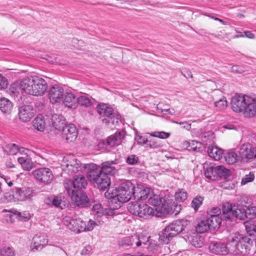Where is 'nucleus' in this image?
Returning a JSON list of instances; mask_svg holds the SVG:
<instances>
[{"label": "nucleus", "instance_id": "obj_15", "mask_svg": "<svg viewBox=\"0 0 256 256\" xmlns=\"http://www.w3.org/2000/svg\"><path fill=\"white\" fill-rule=\"evenodd\" d=\"M32 174L38 181L44 184L50 183L54 178L52 170L47 168H38L34 170Z\"/></svg>", "mask_w": 256, "mask_h": 256}, {"label": "nucleus", "instance_id": "obj_31", "mask_svg": "<svg viewBox=\"0 0 256 256\" xmlns=\"http://www.w3.org/2000/svg\"><path fill=\"white\" fill-rule=\"evenodd\" d=\"M52 122L53 127L56 130H60L64 124V117L60 114H54L52 116Z\"/></svg>", "mask_w": 256, "mask_h": 256}, {"label": "nucleus", "instance_id": "obj_43", "mask_svg": "<svg viewBox=\"0 0 256 256\" xmlns=\"http://www.w3.org/2000/svg\"><path fill=\"white\" fill-rule=\"evenodd\" d=\"M80 104L82 106L88 107L92 104L91 100L85 96H82L78 98V104Z\"/></svg>", "mask_w": 256, "mask_h": 256}, {"label": "nucleus", "instance_id": "obj_37", "mask_svg": "<svg viewBox=\"0 0 256 256\" xmlns=\"http://www.w3.org/2000/svg\"><path fill=\"white\" fill-rule=\"evenodd\" d=\"M0 254L2 256H15L16 252L14 248L11 246H4L0 249Z\"/></svg>", "mask_w": 256, "mask_h": 256}, {"label": "nucleus", "instance_id": "obj_42", "mask_svg": "<svg viewBox=\"0 0 256 256\" xmlns=\"http://www.w3.org/2000/svg\"><path fill=\"white\" fill-rule=\"evenodd\" d=\"M245 226L246 232L250 236H254L256 234V226L255 223L246 222L245 224Z\"/></svg>", "mask_w": 256, "mask_h": 256}, {"label": "nucleus", "instance_id": "obj_10", "mask_svg": "<svg viewBox=\"0 0 256 256\" xmlns=\"http://www.w3.org/2000/svg\"><path fill=\"white\" fill-rule=\"evenodd\" d=\"M204 175L206 178L212 180L222 178L226 179L230 175V171L222 166H211L205 170Z\"/></svg>", "mask_w": 256, "mask_h": 256}, {"label": "nucleus", "instance_id": "obj_16", "mask_svg": "<svg viewBox=\"0 0 256 256\" xmlns=\"http://www.w3.org/2000/svg\"><path fill=\"white\" fill-rule=\"evenodd\" d=\"M148 203L156 208V210L160 213H168L169 210L166 202L159 195L150 194Z\"/></svg>", "mask_w": 256, "mask_h": 256}, {"label": "nucleus", "instance_id": "obj_61", "mask_svg": "<svg viewBox=\"0 0 256 256\" xmlns=\"http://www.w3.org/2000/svg\"><path fill=\"white\" fill-rule=\"evenodd\" d=\"M93 209L94 210L96 211L97 213H102L104 208L100 204H96L93 206Z\"/></svg>", "mask_w": 256, "mask_h": 256}, {"label": "nucleus", "instance_id": "obj_20", "mask_svg": "<svg viewBox=\"0 0 256 256\" xmlns=\"http://www.w3.org/2000/svg\"><path fill=\"white\" fill-rule=\"evenodd\" d=\"M152 190L150 188H145L142 186H134L133 197L136 201L146 200L150 195Z\"/></svg>", "mask_w": 256, "mask_h": 256}, {"label": "nucleus", "instance_id": "obj_59", "mask_svg": "<svg viewBox=\"0 0 256 256\" xmlns=\"http://www.w3.org/2000/svg\"><path fill=\"white\" fill-rule=\"evenodd\" d=\"M28 158H29L28 155L24 156H22L18 157V161L22 166Z\"/></svg>", "mask_w": 256, "mask_h": 256}, {"label": "nucleus", "instance_id": "obj_1", "mask_svg": "<svg viewBox=\"0 0 256 256\" xmlns=\"http://www.w3.org/2000/svg\"><path fill=\"white\" fill-rule=\"evenodd\" d=\"M230 106L234 112L242 113L245 118L256 115V100L248 95L236 94L232 98Z\"/></svg>", "mask_w": 256, "mask_h": 256}, {"label": "nucleus", "instance_id": "obj_27", "mask_svg": "<svg viewBox=\"0 0 256 256\" xmlns=\"http://www.w3.org/2000/svg\"><path fill=\"white\" fill-rule=\"evenodd\" d=\"M63 103L66 106L75 108L78 106V98L71 93H67L63 100Z\"/></svg>", "mask_w": 256, "mask_h": 256}, {"label": "nucleus", "instance_id": "obj_25", "mask_svg": "<svg viewBox=\"0 0 256 256\" xmlns=\"http://www.w3.org/2000/svg\"><path fill=\"white\" fill-rule=\"evenodd\" d=\"M124 132H118L112 135L106 139V142L110 146H114L120 144L124 138Z\"/></svg>", "mask_w": 256, "mask_h": 256}, {"label": "nucleus", "instance_id": "obj_2", "mask_svg": "<svg viewBox=\"0 0 256 256\" xmlns=\"http://www.w3.org/2000/svg\"><path fill=\"white\" fill-rule=\"evenodd\" d=\"M20 90L34 96H42L48 89V84L42 78L30 76L22 80L19 84Z\"/></svg>", "mask_w": 256, "mask_h": 256}, {"label": "nucleus", "instance_id": "obj_52", "mask_svg": "<svg viewBox=\"0 0 256 256\" xmlns=\"http://www.w3.org/2000/svg\"><path fill=\"white\" fill-rule=\"evenodd\" d=\"M96 224L95 222L91 220L88 221L87 224L84 222V231H90L92 230Z\"/></svg>", "mask_w": 256, "mask_h": 256}, {"label": "nucleus", "instance_id": "obj_19", "mask_svg": "<svg viewBox=\"0 0 256 256\" xmlns=\"http://www.w3.org/2000/svg\"><path fill=\"white\" fill-rule=\"evenodd\" d=\"M64 88L58 85L52 86L48 92L50 102L52 104L61 102L64 96Z\"/></svg>", "mask_w": 256, "mask_h": 256}, {"label": "nucleus", "instance_id": "obj_48", "mask_svg": "<svg viewBox=\"0 0 256 256\" xmlns=\"http://www.w3.org/2000/svg\"><path fill=\"white\" fill-rule=\"evenodd\" d=\"M138 160V157L135 154L130 155L126 158V162L128 164L130 165H134L136 164Z\"/></svg>", "mask_w": 256, "mask_h": 256}, {"label": "nucleus", "instance_id": "obj_38", "mask_svg": "<svg viewBox=\"0 0 256 256\" xmlns=\"http://www.w3.org/2000/svg\"><path fill=\"white\" fill-rule=\"evenodd\" d=\"M144 140L142 142H140L142 144H146V148H160L162 146L160 143L159 142L154 140H144Z\"/></svg>", "mask_w": 256, "mask_h": 256}, {"label": "nucleus", "instance_id": "obj_12", "mask_svg": "<svg viewBox=\"0 0 256 256\" xmlns=\"http://www.w3.org/2000/svg\"><path fill=\"white\" fill-rule=\"evenodd\" d=\"M62 222L68 228L74 232L80 233L84 231V222L77 216H66L64 218Z\"/></svg>", "mask_w": 256, "mask_h": 256}, {"label": "nucleus", "instance_id": "obj_7", "mask_svg": "<svg viewBox=\"0 0 256 256\" xmlns=\"http://www.w3.org/2000/svg\"><path fill=\"white\" fill-rule=\"evenodd\" d=\"M134 186L130 181H126L122 182L118 188H116L114 192H112L108 197L107 192L105 196L108 198H113L118 200L121 202H128L133 197V190Z\"/></svg>", "mask_w": 256, "mask_h": 256}, {"label": "nucleus", "instance_id": "obj_29", "mask_svg": "<svg viewBox=\"0 0 256 256\" xmlns=\"http://www.w3.org/2000/svg\"><path fill=\"white\" fill-rule=\"evenodd\" d=\"M208 156L215 160H220L223 154V150L216 146H209L208 148Z\"/></svg>", "mask_w": 256, "mask_h": 256}, {"label": "nucleus", "instance_id": "obj_30", "mask_svg": "<svg viewBox=\"0 0 256 256\" xmlns=\"http://www.w3.org/2000/svg\"><path fill=\"white\" fill-rule=\"evenodd\" d=\"M33 126L38 131L42 132L45 128L46 123L42 114L38 115L32 122Z\"/></svg>", "mask_w": 256, "mask_h": 256}, {"label": "nucleus", "instance_id": "obj_32", "mask_svg": "<svg viewBox=\"0 0 256 256\" xmlns=\"http://www.w3.org/2000/svg\"><path fill=\"white\" fill-rule=\"evenodd\" d=\"M207 222L208 223V226L210 229H216L218 228L220 226L222 220L220 216H210L206 218Z\"/></svg>", "mask_w": 256, "mask_h": 256}, {"label": "nucleus", "instance_id": "obj_57", "mask_svg": "<svg viewBox=\"0 0 256 256\" xmlns=\"http://www.w3.org/2000/svg\"><path fill=\"white\" fill-rule=\"evenodd\" d=\"M176 124L182 125V128L189 130L191 128V124L188 123L187 122H176Z\"/></svg>", "mask_w": 256, "mask_h": 256}, {"label": "nucleus", "instance_id": "obj_9", "mask_svg": "<svg viewBox=\"0 0 256 256\" xmlns=\"http://www.w3.org/2000/svg\"><path fill=\"white\" fill-rule=\"evenodd\" d=\"M88 164L82 165L80 162L74 156L64 157L62 164L63 171L69 175H72L83 169H87Z\"/></svg>", "mask_w": 256, "mask_h": 256}, {"label": "nucleus", "instance_id": "obj_46", "mask_svg": "<svg viewBox=\"0 0 256 256\" xmlns=\"http://www.w3.org/2000/svg\"><path fill=\"white\" fill-rule=\"evenodd\" d=\"M214 106L218 110H224L227 106V101L224 98H220L218 101L214 102Z\"/></svg>", "mask_w": 256, "mask_h": 256}, {"label": "nucleus", "instance_id": "obj_58", "mask_svg": "<svg viewBox=\"0 0 256 256\" xmlns=\"http://www.w3.org/2000/svg\"><path fill=\"white\" fill-rule=\"evenodd\" d=\"M194 143L197 144V142H196L195 141H192V143L190 144V142H186V145L188 144V146H186L187 149L189 150H193V151L196 150V146H190L191 144H192V146H194Z\"/></svg>", "mask_w": 256, "mask_h": 256}, {"label": "nucleus", "instance_id": "obj_8", "mask_svg": "<svg viewBox=\"0 0 256 256\" xmlns=\"http://www.w3.org/2000/svg\"><path fill=\"white\" fill-rule=\"evenodd\" d=\"M222 211V218L226 221H232L235 218L244 220L246 217L244 208L228 202L223 204Z\"/></svg>", "mask_w": 256, "mask_h": 256}, {"label": "nucleus", "instance_id": "obj_40", "mask_svg": "<svg viewBox=\"0 0 256 256\" xmlns=\"http://www.w3.org/2000/svg\"><path fill=\"white\" fill-rule=\"evenodd\" d=\"M137 235L132 236L126 238L122 241V245L127 246H132L136 245L137 246Z\"/></svg>", "mask_w": 256, "mask_h": 256}, {"label": "nucleus", "instance_id": "obj_5", "mask_svg": "<svg viewBox=\"0 0 256 256\" xmlns=\"http://www.w3.org/2000/svg\"><path fill=\"white\" fill-rule=\"evenodd\" d=\"M96 111L102 122L108 125L112 124L114 126H118L122 123L121 116L108 104L102 103L96 107Z\"/></svg>", "mask_w": 256, "mask_h": 256}, {"label": "nucleus", "instance_id": "obj_54", "mask_svg": "<svg viewBox=\"0 0 256 256\" xmlns=\"http://www.w3.org/2000/svg\"><path fill=\"white\" fill-rule=\"evenodd\" d=\"M180 72L182 75L186 78H192V74L189 70L183 68L180 70Z\"/></svg>", "mask_w": 256, "mask_h": 256}, {"label": "nucleus", "instance_id": "obj_53", "mask_svg": "<svg viewBox=\"0 0 256 256\" xmlns=\"http://www.w3.org/2000/svg\"><path fill=\"white\" fill-rule=\"evenodd\" d=\"M8 81L6 78L0 74V90L6 88Z\"/></svg>", "mask_w": 256, "mask_h": 256}, {"label": "nucleus", "instance_id": "obj_41", "mask_svg": "<svg viewBox=\"0 0 256 256\" xmlns=\"http://www.w3.org/2000/svg\"><path fill=\"white\" fill-rule=\"evenodd\" d=\"M204 200V198L198 196L194 198L192 202L191 206L194 210L195 211H197L200 206L202 204Z\"/></svg>", "mask_w": 256, "mask_h": 256}, {"label": "nucleus", "instance_id": "obj_28", "mask_svg": "<svg viewBox=\"0 0 256 256\" xmlns=\"http://www.w3.org/2000/svg\"><path fill=\"white\" fill-rule=\"evenodd\" d=\"M12 103L5 98H0V110L4 114H10L12 109Z\"/></svg>", "mask_w": 256, "mask_h": 256}, {"label": "nucleus", "instance_id": "obj_35", "mask_svg": "<svg viewBox=\"0 0 256 256\" xmlns=\"http://www.w3.org/2000/svg\"><path fill=\"white\" fill-rule=\"evenodd\" d=\"M208 226V223L207 222L206 219L202 220L197 224L196 230L198 233H204L210 229Z\"/></svg>", "mask_w": 256, "mask_h": 256}, {"label": "nucleus", "instance_id": "obj_47", "mask_svg": "<svg viewBox=\"0 0 256 256\" xmlns=\"http://www.w3.org/2000/svg\"><path fill=\"white\" fill-rule=\"evenodd\" d=\"M255 176L252 172H250L248 174H246L242 180L241 185H245L246 184L252 182L254 179Z\"/></svg>", "mask_w": 256, "mask_h": 256}, {"label": "nucleus", "instance_id": "obj_22", "mask_svg": "<svg viewBox=\"0 0 256 256\" xmlns=\"http://www.w3.org/2000/svg\"><path fill=\"white\" fill-rule=\"evenodd\" d=\"M35 110L30 105H24L19 108L18 116L23 122L30 120L34 116Z\"/></svg>", "mask_w": 256, "mask_h": 256}, {"label": "nucleus", "instance_id": "obj_44", "mask_svg": "<svg viewBox=\"0 0 256 256\" xmlns=\"http://www.w3.org/2000/svg\"><path fill=\"white\" fill-rule=\"evenodd\" d=\"M137 246H140L142 244H146L149 240L150 236H148L146 234L141 233L137 235Z\"/></svg>", "mask_w": 256, "mask_h": 256}, {"label": "nucleus", "instance_id": "obj_50", "mask_svg": "<svg viewBox=\"0 0 256 256\" xmlns=\"http://www.w3.org/2000/svg\"><path fill=\"white\" fill-rule=\"evenodd\" d=\"M52 205L61 208H62V206H64V204H62V201L61 198L58 196H56L52 199Z\"/></svg>", "mask_w": 256, "mask_h": 256}, {"label": "nucleus", "instance_id": "obj_36", "mask_svg": "<svg viewBox=\"0 0 256 256\" xmlns=\"http://www.w3.org/2000/svg\"><path fill=\"white\" fill-rule=\"evenodd\" d=\"M8 212L10 213H12V214L16 215L18 218L21 220H29L30 218V214L28 213L22 214V212H20L18 211H17L16 210L14 209V208L10 209L9 210H8L6 209H4L2 210V212Z\"/></svg>", "mask_w": 256, "mask_h": 256}, {"label": "nucleus", "instance_id": "obj_33", "mask_svg": "<svg viewBox=\"0 0 256 256\" xmlns=\"http://www.w3.org/2000/svg\"><path fill=\"white\" fill-rule=\"evenodd\" d=\"M224 158L228 164H232L239 160L240 157L235 152L230 150L226 154Z\"/></svg>", "mask_w": 256, "mask_h": 256}, {"label": "nucleus", "instance_id": "obj_3", "mask_svg": "<svg viewBox=\"0 0 256 256\" xmlns=\"http://www.w3.org/2000/svg\"><path fill=\"white\" fill-rule=\"evenodd\" d=\"M252 240L238 232L231 234L227 240V245L236 254L244 256L248 254Z\"/></svg>", "mask_w": 256, "mask_h": 256}, {"label": "nucleus", "instance_id": "obj_11", "mask_svg": "<svg viewBox=\"0 0 256 256\" xmlns=\"http://www.w3.org/2000/svg\"><path fill=\"white\" fill-rule=\"evenodd\" d=\"M128 210L131 214L146 219L154 212V209L146 204L132 203L128 207Z\"/></svg>", "mask_w": 256, "mask_h": 256}, {"label": "nucleus", "instance_id": "obj_56", "mask_svg": "<svg viewBox=\"0 0 256 256\" xmlns=\"http://www.w3.org/2000/svg\"><path fill=\"white\" fill-rule=\"evenodd\" d=\"M220 214V210L218 208H213L210 211V216H219V214Z\"/></svg>", "mask_w": 256, "mask_h": 256}, {"label": "nucleus", "instance_id": "obj_14", "mask_svg": "<svg viewBox=\"0 0 256 256\" xmlns=\"http://www.w3.org/2000/svg\"><path fill=\"white\" fill-rule=\"evenodd\" d=\"M68 194L71 196L72 202L80 207H87L89 205V199L82 190H70L66 187Z\"/></svg>", "mask_w": 256, "mask_h": 256}, {"label": "nucleus", "instance_id": "obj_26", "mask_svg": "<svg viewBox=\"0 0 256 256\" xmlns=\"http://www.w3.org/2000/svg\"><path fill=\"white\" fill-rule=\"evenodd\" d=\"M210 252L216 254L226 255L228 254L227 246L222 243L216 242L210 246Z\"/></svg>", "mask_w": 256, "mask_h": 256}, {"label": "nucleus", "instance_id": "obj_21", "mask_svg": "<svg viewBox=\"0 0 256 256\" xmlns=\"http://www.w3.org/2000/svg\"><path fill=\"white\" fill-rule=\"evenodd\" d=\"M47 243L48 240L44 236L36 234L32 238L30 244V250L33 252L40 250Z\"/></svg>", "mask_w": 256, "mask_h": 256}, {"label": "nucleus", "instance_id": "obj_6", "mask_svg": "<svg viewBox=\"0 0 256 256\" xmlns=\"http://www.w3.org/2000/svg\"><path fill=\"white\" fill-rule=\"evenodd\" d=\"M189 224V221L184 220H176L171 223L159 234V241L164 244H168L174 236L182 232Z\"/></svg>", "mask_w": 256, "mask_h": 256}, {"label": "nucleus", "instance_id": "obj_62", "mask_svg": "<svg viewBox=\"0 0 256 256\" xmlns=\"http://www.w3.org/2000/svg\"><path fill=\"white\" fill-rule=\"evenodd\" d=\"M232 71L236 73H241L242 71V68L238 66H234L232 67Z\"/></svg>", "mask_w": 256, "mask_h": 256}, {"label": "nucleus", "instance_id": "obj_64", "mask_svg": "<svg viewBox=\"0 0 256 256\" xmlns=\"http://www.w3.org/2000/svg\"><path fill=\"white\" fill-rule=\"evenodd\" d=\"M244 34L248 38L253 39L254 38V34L250 32L247 31L244 32Z\"/></svg>", "mask_w": 256, "mask_h": 256}, {"label": "nucleus", "instance_id": "obj_45", "mask_svg": "<svg viewBox=\"0 0 256 256\" xmlns=\"http://www.w3.org/2000/svg\"><path fill=\"white\" fill-rule=\"evenodd\" d=\"M246 218L252 219L256 217V207L251 206L246 209Z\"/></svg>", "mask_w": 256, "mask_h": 256}, {"label": "nucleus", "instance_id": "obj_23", "mask_svg": "<svg viewBox=\"0 0 256 256\" xmlns=\"http://www.w3.org/2000/svg\"><path fill=\"white\" fill-rule=\"evenodd\" d=\"M118 162V160H116L104 162L102 164V166H98V169L100 172L106 174L108 176L114 175L116 172V169L112 166V164H116Z\"/></svg>", "mask_w": 256, "mask_h": 256}, {"label": "nucleus", "instance_id": "obj_4", "mask_svg": "<svg viewBox=\"0 0 256 256\" xmlns=\"http://www.w3.org/2000/svg\"><path fill=\"white\" fill-rule=\"evenodd\" d=\"M87 177L91 183L96 184L98 188L102 191L109 188L111 183L110 176L100 172L98 166L94 163L88 165Z\"/></svg>", "mask_w": 256, "mask_h": 256}, {"label": "nucleus", "instance_id": "obj_63", "mask_svg": "<svg viewBox=\"0 0 256 256\" xmlns=\"http://www.w3.org/2000/svg\"><path fill=\"white\" fill-rule=\"evenodd\" d=\"M29 151L28 149L24 148L22 147L19 148L18 147V152L20 154H24V156L28 155V152Z\"/></svg>", "mask_w": 256, "mask_h": 256}, {"label": "nucleus", "instance_id": "obj_34", "mask_svg": "<svg viewBox=\"0 0 256 256\" xmlns=\"http://www.w3.org/2000/svg\"><path fill=\"white\" fill-rule=\"evenodd\" d=\"M3 150L8 154L15 155L18 152V146L14 144H10L4 146Z\"/></svg>", "mask_w": 256, "mask_h": 256}, {"label": "nucleus", "instance_id": "obj_18", "mask_svg": "<svg viewBox=\"0 0 256 256\" xmlns=\"http://www.w3.org/2000/svg\"><path fill=\"white\" fill-rule=\"evenodd\" d=\"M239 153L242 159L249 160H253L256 158V146H253L250 144H244L240 147Z\"/></svg>", "mask_w": 256, "mask_h": 256}, {"label": "nucleus", "instance_id": "obj_17", "mask_svg": "<svg viewBox=\"0 0 256 256\" xmlns=\"http://www.w3.org/2000/svg\"><path fill=\"white\" fill-rule=\"evenodd\" d=\"M62 128V136L68 142H73L76 139L78 131L74 124H70Z\"/></svg>", "mask_w": 256, "mask_h": 256}, {"label": "nucleus", "instance_id": "obj_13", "mask_svg": "<svg viewBox=\"0 0 256 256\" xmlns=\"http://www.w3.org/2000/svg\"><path fill=\"white\" fill-rule=\"evenodd\" d=\"M12 196L16 202L30 200L34 196V192L32 188L29 187H16L12 190Z\"/></svg>", "mask_w": 256, "mask_h": 256}, {"label": "nucleus", "instance_id": "obj_51", "mask_svg": "<svg viewBox=\"0 0 256 256\" xmlns=\"http://www.w3.org/2000/svg\"><path fill=\"white\" fill-rule=\"evenodd\" d=\"M34 166V163L31 160L30 158H28L27 160L24 162V164L22 166V167L24 170L28 171L32 169Z\"/></svg>", "mask_w": 256, "mask_h": 256}, {"label": "nucleus", "instance_id": "obj_24", "mask_svg": "<svg viewBox=\"0 0 256 256\" xmlns=\"http://www.w3.org/2000/svg\"><path fill=\"white\" fill-rule=\"evenodd\" d=\"M87 180L83 175L76 176L73 181L70 182L71 187L68 186L70 190H82L87 186Z\"/></svg>", "mask_w": 256, "mask_h": 256}, {"label": "nucleus", "instance_id": "obj_60", "mask_svg": "<svg viewBox=\"0 0 256 256\" xmlns=\"http://www.w3.org/2000/svg\"><path fill=\"white\" fill-rule=\"evenodd\" d=\"M92 250V248L90 246H86L82 249L81 254L82 255H86L88 254Z\"/></svg>", "mask_w": 256, "mask_h": 256}, {"label": "nucleus", "instance_id": "obj_55", "mask_svg": "<svg viewBox=\"0 0 256 256\" xmlns=\"http://www.w3.org/2000/svg\"><path fill=\"white\" fill-rule=\"evenodd\" d=\"M116 208H106L103 209L102 214L105 216H112L115 214V210Z\"/></svg>", "mask_w": 256, "mask_h": 256}, {"label": "nucleus", "instance_id": "obj_39", "mask_svg": "<svg viewBox=\"0 0 256 256\" xmlns=\"http://www.w3.org/2000/svg\"><path fill=\"white\" fill-rule=\"evenodd\" d=\"M188 192L183 189H179L175 194L176 200L178 202H183L187 199Z\"/></svg>", "mask_w": 256, "mask_h": 256}, {"label": "nucleus", "instance_id": "obj_49", "mask_svg": "<svg viewBox=\"0 0 256 256\" xmlns=\"http://www.w3.org/2000/svg\"><path fill=\"white\" fill-rule=\"evenodd\" d=\"M152 136L160 138H166L170 136V134L164 132H154Z\"/></svg>", "mask_w": 256, "mask_h": 256}]
</instances>
